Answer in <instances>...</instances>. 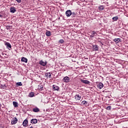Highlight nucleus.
Listing matches in <instances>:
<instances>
[{
  "mask_svg": "<svg viewBox=\"0 0 128 128\" xmlns=\"http://www.w3.org/2000/svg\"><path fill=\"white\" fill-rule=\"evenodd\" d=\"M48 64L46 61L44 62L42 60H41L39 62V64L42 66H46Z\"/></svg>",
  "mask_w": 128,
  "mask_h": 128,
  "instance_id": "obj_1",
  "label": "nucleus"
},
{
  "mask_svg": "<svg viewBox=\"0 0 128 128\" xmlns=\"http://www.w3.org/2000/svg\"><path fill=\"white\" fill-rule=\"evenodd\" d=\"M70 78L68 76H66L64 77L62 80L64 82H66V84H68V82H70Z\"/></svg>",
  "mask_w": 128,
  "mask_h": 128,
  "instance_id": "obj_2",
  "label": "nucleus"
},
{
  "mask_svg": "<svg viewBox=\"0 0 128 128\" xmlns=\"http://www.w3.org/2000/svg\"><path fill=\"white\" fill-rule=\"evenodd\" d=\"M74 98L76 100H80V99L82 98V96L78 94H77L74 96Z\"/></svg>",
  "mask_w": 128,
  "mask_h": 128,
  "instance_id": "obj_3",
  "label": "nucleus"
},
{
  "mask_svg": "<svg viewBox=\"0 0 128 128\" xmlns=\"http://www.w3.org/2000/svg\"><path fill=\"white\" fill-rule=\"evenodd\" d=\"M12 124H16L18 122V118L14 117L12 120Z\"/></svg>",
  "mask_w": 128,
  "mask_h": 128,
  "instance_id": "obj_4",
  "label": "nucleus"
},
{
  "mask_svg": "<svg viewBox=\"0 0 128 128\" xmlns=\"http://www.w3.org/2000/svg\"><path fill=\"white\" fill-rule=\"evenodd\" d=\"M66 16H72V10H68L67 11H66Z\"/></svg>",
  "mask_w": 128,
  "mask_h": 128,
  "instance_id": "obj_5",
  "label": "nucleus"
},
{
  "mask_svg": "<svg viewBox=\"0 0 128 128\" xmlns=\"http://www.w3.org/2000/svg\"><path fill=\"white\" fill-rule=\"evenodd\" d=\"M10 12H12V14H14L16 12V8L14 7H11L10 8Z\"/></svg>",
  "mask_w": 128,
  "mask_h": 128,
  "instance_id": "obj_6",
  "label": "nucleus"
},
{
  "mask_svg": "<svg viewBox=\"0 0 128 128\" xmlns=\"http://www.w3.org/2000/svg\"><path fill=\"white\" fill-rule=\"evenodd\" d=\"M52 88H53L54 90H58H58H60V87H58V86H56V85H53Z\"/></svg>",
  "mask_w": 128,
  "mask_h": 128,
  "instance_id": "obj_7",
  "label": "nucleus"
},
{
  "mask_svg": "<svg viewBox=\"0 0 128 128\" xmlns=\"http://www.w3.org/2000/svg\"><path fill=\"white\" fill-rule=\"evenodd\" d=\"M92 48L94 50L98 51V46L97 45H92Z\"/></svg>",
  "mask_w": 128,
  "mask_h": 128,
  "instance_id": "obj_8",
  "label": "nucleus"
},
{
  "mask_svg": "<svg viewBox=\"0 0 128 128\" xmlns=\"http://www.w3.org/2000/svg\"><path fill=\"white\" fill-rule=\"evenodd\" d=\"M30 122L31 124H38V120L36 118L32 119L30 120Z\"/></svg>",
  "mask_w": 128,
  "mask_h": 128,
  "instance_id": "obj_9",
  "label": "nucleus"
},
{
  "mask_svg": "<svg viewBox=\"0 0 128 128\" xmlns=\"http://www.w3.org/2000/svg\"><path fill=\"white\" fill-rule=\"evenodd\" d=\"M98 86L100 88V90H102V88H104V84L102 82H100L98 84Z\"/></svg>",
  "mask_w": 128,
  "mask_h": 128,
  "instance_id": "obj_10",
  "label": "nucleus"
},
{
  "mask_svg": "<svg viewBox=\"0 0 128 128\" xmlns=\"http://www.w3.org/2000/svg\"><path fill=\"white\" fill-rule=\"evenodd\" d=\"M5 46H6V48H12V45H10V42H6L5 43Z\"/></svg>",
  "mask_w": 128,
  "mask_h": 128,
  "instance_id": "obj_11",
  "label": "nucleus"
},
{
  "mask_svg": "<svg viewBox=\"0 0 128 128\" xmlns=\"http://www.w3.org/2000/svg\"><path fill=\"white\" fill-rule=\"evenodd\" d=\"M21 62H26H26H28V58L22 57L21 59Z\"/></svg>",
  "mask_w": 128,
  "mask_h": 128,
  "instance_id": "obj_12",
  "label": "nucleus"
},
{
  "mask_svg": "<svg viewBox=\"0 0 128 128\" xmlns=\"http://www.w3.org/2000/svg\"><path fill=\"white\" fill-rule=\"evenodd\" d=\"M82 82H83V84H90V81L88 80H82Z\"/></svg>",
  "mask_w": 128,
  "mask_h": 128,
  "instance_id": "obj_13",
  "label": "nucleus"
},
{
  "mask_svg": "<svg viewBox=\"0 0 128 128\" xmlns=\"http://www.w3.org/2000/svg\"><path fill=\"white\" fill-rule=\"evenodd\" d=\"M32 110L34 112H40V108H38V107H36L33 108Z\"/></svg>",
  "mask_w": 128,
  "mask_h": 128,
  "instance_id": "obj_14",
  "label": "nucleus"
},
{
  "mask_svg": "<svg viewBox=\"0 0 128 128\" xmlns=\"http://www.w3.org/2000/svg\"><path fill=\"white\" fill-rule=\"evenodd\" d=\"M28 120H25L22 123L24 126H26L28 125Z\"/></svg>",
  "mask_w": 128,
  "mask_h": 128,
  "instance_id": "obj_15",
  "label": "nucleus"
},
{
  "mask_svg": "<svg viewBox=\"0 0 128 128\" xmlns=\"http://www.w3.org/2000/svg\"><path fill=\"white\" fill-rule=\"evenodd\" d=\"M96 32L95 31H93L90 36V38H94V36H96Z\"/></svg>",
  "mask_w": 128,
  "mask_h": 128,
  "instance_id": "obj_16",
  "label": "nucleus"
},
{
  "mask_svg": "<svg viewBox=\"0 0 128 128\" xmlns=\"http://www.w3.org/2000/svg\"><path fill=\"white\" fill-rule=\"evenodd\" d=\"M28 96L30 98H34V92H31L29 94Z\"/></svg>",
  "mask_w": 128,
  "mask_h": 128,
  "instance_id": "obj_17",
  "label": "nucleus"
},
{
  "mask_svg": "<svg viewBox=\"0 0 128 128\" xmlns=\"http://www.w3.org/2000/svg\"><path fill=\"white\" fill-rule=\"evenodd\" d=\"M13 105L14 108H18V104L16 102H13Z\"/></svg>",
  "mask_w": 128,
  "mask_h": 128,
  "instance_id": "obj_18",
  "label": "nucleus"
},
{
  "mask_svg": "<svg viewBox=\"0 0 128 128\" xmlns=\"http://www.w3.org/2000/svg\"><path fill=\"white\" fill-rule=\"evenodd\" d=\"M114 42H115L116 44H118L120 42V38H115L114 40Z\"/></svg>",
  "mask_w": 128,
  "mask_h": 128,
  "instance_id": "obj_19",
  "label": "nucleus"
},
{
  "mask_svg": "<svg viewBox=\"0 0 128 128\" xmlns=\"http://www.w3.org/2000/svg\"><path fill=\"white\" fill-rule=\"evenodd\" d=\"M112 20L114 21V22H116V20H118V16L113 17L112 18Z\"/></svg>",
  "mask_w": 128,
  "mask_h": 128,
  "instance_id": "obj_20",
  "label": "nucleus"
},
{
  "mask_svg": "<svg viewBox=\"0 0 128 128\" xmlns=\"http://www.w3.org/2000/svg\"><path fill=\"white\" fill-rule=\"evenodd\" d=\"M46 34L47 36H50L52 34L50 33V32L47 31L46 32Z\"/></svg>",
  "mask_w": 128,
  "mask_h": 128,
  "instance_id": "obj_21",
  "label": "nucleus"
},
{
  "mask_svg": "<svg viewBox=\"0 0 128 128\" xmlns=\"http://www.w3.org/2000/svg\"><path fill=\"white\" fill-rule=\"evenodd\" d=\"M16 86H22V82H18L16 83Z\"/></svg>",
  "mask_w": 128,
  "mask_h": 128,
  "instance_id": "obj_22",
  "label": "nucleus"
},
{
  "mask_svg": "<svg viewBox=\"0 0 128 128\" xmlns=\"http://www.w3.org/2000/svg\"><path fill=\"white\" fill-rule=\"evenodd\" d=\"M76 14H78L76 12H72L71 16H72L73 18H74V16H76Z\"/></svg>",
  "mask_w": 128,
  "mask_h": 128,
  "instance_id": "obj_23",
  "label": "nucleus"
},
{
  "mask_svg": "<svg viewBox=\"0 0 128 128\" xmlns=\"http://www.w3.org/2000/svg\"><path fill=\"white\" fill-rule=\"evenodd\" d=\"M98 8H99L100 10H104V8L102 6H99Z\"/></svg>",
  "mask_w": 128,
  "mask_h": 128,
  "instance_id": "obj_24",
  "label": "nucleus"
},
{
  "mask_svg": "<svg viewBox=\"0 0 128 128\" xmlns=\"http://www.w3.org/2000/svg\"><path fill=\"white\" fill-rule=\"evenodd\" d=\"M64 40L62 39H61L58 41L59 44H64Z\"/></svg>",
  "mask_w": 128,
  "mask_h": 128,
  "instance_id": "obj_25",
  "label": "nucleus"
},
{
  "mask_svg": "<svg viewBox=\"0 0 128 128\" xmlns=\"http://www.w3.org/2000/svg\"><path fill=\"white\" fill-rule=\"evenodd\" d=\"M82 104H84L85 106H88V102H86V101H85V100L82 101Z\"/></svg>",
  "mask_w": 128,
  "mask_h": 128,
  "instance_id": "obj_26",
  "label": "nucleus"
},
{
  "mask_svg": "<svg viewBox=\"0 0 128 128\" xmlns=\"http://www.w3.org/2000/svg\"><path fill=\"white\" fill-rule=\"evenodd\" d=\"M106 109L108 110H112V106H109L106 107Z\"/></svg>",
  "mask_w": 128,
  "mask_h": 128,
  "instance_id": "obj_27",
  "label": "nucleus"
},
{
  "mask_svg": "<svg viewBox=\"0 0 128 128\" xmlns=\"http://www.w3.org/2000/svg\"><path fill=\"white\" fill-rule=\"evenodd\" d=\"M43 86L42 85H41L40 86H39V89L41 90H42Z\"/></svg>",
  "mask_w": 128,
  "mask_h": 128,
  "instance_id": "obj_28",
  "label": "nucleus"
},
{
  "mask_svg": "<svg viewBox=\"0 0 128 128\" xmlns=\"http://www.w3.org/2000/svg\"><path fill=\"white\" fill-rule=\"evenodd\" d=\"M16 2H18V4H20V2H22V0H16Z\"/></svg>",
  "mask_w": 128,
  "mask_h": 128,
  "instance_id": "obj_29",
  "label": "nucleus"
},
{
  "mask_svg": "<svg viewBox=\"0 0 128 128\" xmlns=\"http://www.w3.org/2000/svg\"><path fill=\"white\" fill-rule=\"evenodd\" d=\"M6 84L4 85H1V88H6Z\"/></svg>",
  "mask_w": 128,
  "mask_h": 128,
  "instance_id": "obj_30",
  "label": "nucleus"
},
{
  "mask_svg": "<svg viewBox=\"0 0 128 128\" xmlns=\"http://www.w3.org/2000/svg\"><path fill=\"white\" fill-rule=\"evenodd\" d=\"M45 76H47L48 78V73H46L45 74Z\"/></svg>",
  "mask_w": 128,
  "mask_h": 128,
  "instance_id": "obj_31",
  "label": "nucleus"
},
{
  "mask_svg": "<svg viewBox=\"0 0 128 128\" xmlns=\"http://www.w3.org/2000/svg\"><path fill=\"white\" fill-rule=\"evenodd\" d=\"M108 92V91H106V90H104V91H103V92Z\"/></svg>",
  "mask_w": 128,
  "mask_h": 128,
  "instance_id": "obj_32",
  "label": "nucleus"
},
{
  "mask_svg": "<svg viewBox=\"0 0 128 128\" xmlns=\"http://www.w3.org/2000/svg\"><path fill=\"white\" fill-rule=\"evenodd\" d=\"M48 76H49V78H50L52 76V74H50Z\"/></svg>",
  "mask_w": 128,
  "mask_h": 128,
  "instance_id": "obj_33",
  "label": "nucleus"
},
{
  "mask_svg": "<svg viewBox=\"0 0 128 128\" xmlns=\"http://www.w3.org/2000/svg\"><path fill=\"white\" fill-rule=\"evenodd\" d=\"M30 128H34V126H30Z\"/></svg>",
  "mask_w": 128,
  "mask_h": 128,
  "instance_id": "obj_34",
  "label": "nucleus"
},
{
  "mask_svg": "<svg viewBox=\"0 0 128 128\" xmlns=\"http://www.w3.org/2000/svg\"><path fill=\"white\" fill-rule=\"evenodd\" d=\"M0 18H2V15H0Z\"/></svg>",
  "mask_w": 128,
  "mask_h": 128,
  "instance_id": "obj_35",
  "label": "nucleus"
},
{
  "mask_svg": "<svg viewBox=\"0 0 128 128\" xmlns=\"http://www.w3.org/2000/svg\"><path fill=\"white\" fill-rule=\"evenodd\" d=\"M48 74H50V72H48Z\"/></svg>",
  "mask_w": 128,
  "mask_h": 128,
  "instance_id": "obj_36",
  "label": "nucleus"
}]
</instances>
